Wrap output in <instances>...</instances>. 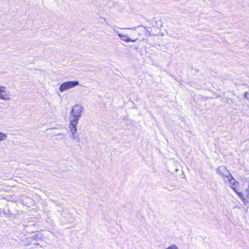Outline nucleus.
<instances>
[{
    "label": "nucleus",
    "instance_id": "obj_9",
    "mask_svg": "<svg viewBox=\"0 0 249 249\" xmlns=\"http://www.w3.org/2000/svg\"><path fill=\"white\" fill-rule=\"evenodd\" d=\"M165 249H179L178 247L175 244H172Z\"/></svg>",
    "mask_w": 249,
    "mask_h": 249
},
{
    "label": "nucleus",
    "instance_id": "obj_3",
    "mask_svg": "<svg viewBox=\"0 0 249 249\" xmlns=\"http://www.w3.org/2000/svg\"><path fill=\"white\" fill-rule=\"evenodd\" d=\"M216 171L222 177L224 181L226 179H229V177L231 175V174L225 166H221L218 167L217 168Z\"/></svg>",
    "mask_w": 249,
    "mask_h": 249
},
{
    "label": "nucleus",
    "instance_id": "obj_5",
    "mask_svg": "<svg viewBox=\"0 0 249 249\" xmlns=\"http://www.w3.org/2000/svg\"><path fill=\"white\" fill-rule=\"evenodd\" d=\"M0 99L4 100H11L9 92L4 87L0 86Z\"/></svg>",
    "mask_w": 249,
    "mask_h": 249
},
{
    "label": "nucleus",
    "instance_id": "obj_13",
    "mask_svg": "<svg viewBox=\"0 0 249 249\" xmlns=\"http://www.w3.org/2000/svg\"><path fill=\"white\" fill-rule=\"evenodd\" d=\"M113 31H114L115 32L117 33L118 34V33H119L118 32V31L116 29V28L115 27H113Z\"/></svg>",
    "mask_w": 249,
    "mask_h": 249
},
{
    "label": "nucleus",
    "instance_id": "obj_2",
    "mask_svg": "<svg viewBox=\"0 0 249 249\" xmlns=\"http://www.w3.org/2000/svg\"><path fill=\"white\" fill-rule=\"evenodd\" d=\"M79 83L77 81H67L63 83L59 87V90L63 92L66 90L74 88L75 86H78Z\"/></svg>",
    "mask_w": 249,
    "mask_h": 249
},
{
    "label": "nucleus",
    "instance_id": "obj_10",
    "mask_svg": "<svg viewBox=\"0 0 249 249\" xmlns=\"http://www.w3.org/2000/svg\"><path fill=\"white\" fill-rule=\"evenodd\" d=\"M235 193L237 194L238 196L243 200L245 199V198H244V196L242 193L238 192L237 191V192Z\"/></svg>",
    "mask_w": 249,
    "mask_h": 249
},
{
    "label": "nucleus",
    "instance_id": "obj_8",
    "mask_svg": "<svg viewBox=\"0 0 249 249\" xmlns=\"http://www.w3.org/2000/svg\"><path fill=\"white\" fill-rule=\"evenodd\" d=\"M7 138V134L0 132V141H3L6 140Z\"/></svg>",
    "mask_w": 249,
    "mask_h": 249
},
{
    "label": "nucleus",
    "instance_id": "obj_14",
    "mask_svg": "<svg viewBox=\"0 0 249 249\" xmlns=\"http://www.w3.org/2000/svg\"><path fill=\"white\" fill-rule=\"evenodd\" d=\"M244 96L246 98H249V97H248V93L247 92L245 93Z\"/></svg>",
    "mask_w": 249,
    "mask_h": 249
},
{
    "label": "nucleus",
    "instance_id": "obj_12",
    "mask_svg": "<svg viewBox=\"0 0 249 249\" xmlns=\"http://www.w3.org/2000/svg\"><path fill=\"white\" fill-rule=\"evenodd\" d=\"M70 132H71V133L72 135V138L74 139H76L77 138V136L75 135V133L76 132L72 133L71 130H70Z\"/></svg>",
    "mask_w": 249,
    "mask_h": 249
},
{
    "label": "nucleus",
    "instance_id": "obj_7",
    "mask_svg": "<svg viewBox=\"0 0 249 249\" xmlns=\"http://www.w3.org/2000/svg\"><path fill=\"white\" fill-rule=\"evenodd\" d=\"M125 29H131L134 31H135L137 32L138 36L141 35V32H145L146 31V29L145 27L143 26H140L138 27H132V28H124Z\"/></svg>",
    "mask_w": 249,
    "mask_h": 249
},
{
    "label": "nucleus",
    "instance_id": "obj_1",
    "mask_svg": "<svg viewBox=\"0 0 249 249\" xmlns=\"http://www.w3.org/2000/svg\"><path fill=\"white\" fill-rule=\"evenodd\" d=\"M84 110V107L79 104H75L71 107L70 113L69 128L72 133L77 131V126Z\"/></svg>",
    "mask_w": 249,
    "mask_h": 249
},
{
    "label": "nucleus",
    "instance_id": "obj_11",
    "mask_svg": "<svg viewBox=\"0 0 249 249\" xmlns=\"http://www.w3.org/2000/svg\"><path fill=\"white\" fill-rule=\"evenodd\" d=\"M246 193H247V194H246L248 198H249V178L248 180V187L246 189Z\"/></svg>",
    "mask_w": 249,
    "mask_h": 249
},
{
    "label": "nucleus",
    "instance_id": "obj_4",
    "mask_svg": "<svg viewBox=\"0 0 249 249\" xmlns=\"http://www.w3.org/2000/svg\"><path fill=\"white\" fill-rule=\"evenodd\" d=\"M118 36L122 41L126 42H134L138 39V36H133L132 38H130L124 34L118 33Z\"/></svg>",
    "mask_w": 249,
    "mask_h": 249
},
{
    "label": "nucleus",
    "instance_id": "obj_6",
    "mask_svg": "<svg viewBox=\"0 0 249 249\" xmlns=\"http://www.w3.org/2000/svg\"><path fill=\"white\" fill-rule=\"evenodd\" d=\"M225 182H229L233 191L235 192H237V189L236 188L238 186L239 183L233 178L231 175L229 177V179H226Z\"/></svg>",
    "mask_w": 249,
    "mask_h": 249
}]
</instances>
